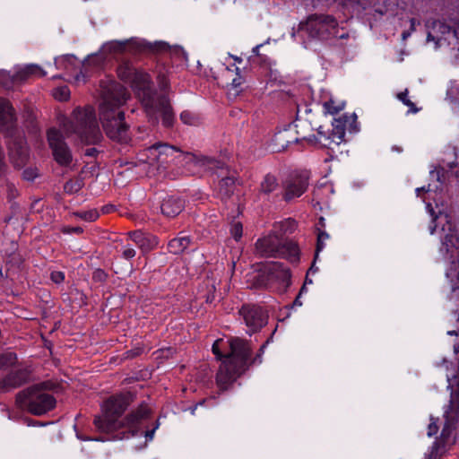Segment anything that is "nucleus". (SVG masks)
<instances>
[{
    "instance_id": "nucleus-10",
    "label": "nucleus",
    "mask_w": 459,
    "mask_h": 459,
    "mask_svg": "<svg viewBox=\"0 0 459 459\" xmlns=\"http://www.w3.org/2000/svg\"><path fill=\"white\" fill-rule=\"evenodd\" d=\"M428 29L427 41L433 42L434 48L444 46L451 47L458 50L459 58V13L449 22L434 21L426 24Z\"/></svg>"
},
{
    "instance_id": "nucleus-45",
    "label": "nucleus",
    "mask_w": 459,
    "mask_h": 459,
    "mask_svg": "<svg viewBox=\"0 0 459 459\" xmlns=\"http://www.w3.org/2000/svg\"><path fill=\"white\" fill-rule=\"evenodd\" d=\"M72 115H95V108L91 104L84 107H76Z\"/></svg>"
},
{
    "instance_id": "nucleus-42",
    "label": "nucleus",
    "mask_w": 459,
    "mask_h": 459,
    "mask_svg": "<svg viewBox=\"0 0 459 459\" xmlns=\"http://www.w3.org/2000/svg\"><path fill=\"white\" fill-rule=\"evenodd\" d=\"M397 98L407 107H409L408 112L416 113L420 111L419 108L415 107V105L408 99V91L405 90L403 92H400L397 95Z\"/></svg>"
},
{
    "instance_id": "nucleus-34",
    "label": "nucleus",
    "mask_w": 459,
    "mask_h": 459,
    "mask_svg": "<svg viewBox=\"0 0 459 459\" xmlns=\"http://www.w3.org/2000/svg\"><path fill=\"white\" fill-rule=\"evenodd\" d=\"M344 101L335 103V101L331 99L324 103L325 113L326 115H335L344 108Z\"/></svg>"
},
{
    "instance_id": "nucleus-62",
    "label": "nucleus",
    "mask_w": 459,
    "mask_h": 459,
    "mask_svg": "<svg viewBox=\"0 0 459 459\" xmlns=\"http://www.w3.org/2000/svg\"><path fill=\"white\" fill-rule=\"evenodd\" d=\"M437 430H438V426L437 425L436 422H431L429 425V436L436 434L437 432Z\"/></svg>"
},
{
    "instance_id": "nucleus-48",
    "label": "nucleus",
    "mask_w": 459,
    "mask_h": 459,
    "mask_svg": "<svg viewBox=\"0 0 459 459\" xmlns=\"http://www.w3.org/2000/svg\"><path fill=\"white\" fill-rule=\"evenodd\" d=\"M38 177L39 173L37 168H26L22 172V179L26 181H33Z\"/></svg>"
},
{
    "instance_id": "nucleus-9",
    "label": "nucleus",
    "mask_w": 459,
    "mask_h": 459,
    "mask_svg": "<svg viewBox=\"0 0 459 459\" xmlns=\"http://www.w3.org/2000/svg\"><path fill=\"white\" fill-rule=\"evenodd\" d=\"M0 133L10 138L8 152L12 164L18 169L23 168L29 160L30 153L25 139L20 134L16 117H0Z\"/></svg>"
},
{
    "instance_id": "nucleus-36",
    "label": "nucleus",
    "mask_w": 459,
    "mask_h": 459,
    "mask_svg": "<svg viewBox=\"0 0 459 459\" xmlns=\"http://www.w3.org/2000/svg\"><path fill=\"white\" fill-rule=\"evenodd\" d=\"M14 82V74L13 71L0 70V85L4 88L11 87Z\"/></svg>"
},
{
    "instance_id": "nucleus-4",
    "label": "nucleus",
    "mask_w": 459,
    "mask_h": 459,
    "mask_svg": "<svg viewBox=\"0 0 459 459\" xmlns=\"http://www.w3.org/2000/svg\"><path fill=\"white\" fill-rule=\"evenodd\" d=\"M117 74L122 81L131 84L146 112L171 115L172 107L169 98L165 95L158 96L153 91L148 74L125 62L118 66Z\"/></svg>"
},
{
    "instance_id": "nucleus-18",
    "label": "nucleus",
    "mask_w": 459,
    "mask_h": 459,
    "mask_svg": "<svg viewBox=\"0 0 459 459\" xmlns=\"http://www.w3.org/2000/svg\"><path fill=\"white\" fill-rule=\"evenodd\" d=\"M308 179L309 178L307 173H299L290 176L283 185V200L290 202L302 195L308 186Z\"/></svg>"
},
{
    "instance_id": "nucleus-12",
    "label": "nucleus",
    "mask_w": 459,
    "mask_h": 459,
    "mask_svg": "<svg viewBox=\"0 0 459 459\" xmlns=\"http://www.w3.org/2000/svg\"><path fill=\"white\" fill-rule=\"evenodd\" d=\"M102 88V98L99 107L100 115H107L109 112L117 113L118 116L125 115L126 111L119 108L127 100L126 90L112 80L103 84Z\"/></svg>"
},
{
    "instance_id": "nucleus-35",
    "label": "nucleus",
    "mask_w": 459,
    "mask_h": 459,
    "mask_svg": "<svg viewBox=\"0 0 459 459\" xmlns=\"http://www.w3.org/2000/svg\"><path fill=\"white\" fill-rule=\"evenodd\" d=\"M17 361V355L14 352H5L0 354V369H4L13 366Z\"/></svg>"
},
{
    "instance_id": "nucleus-23",
    "label": "nucleus",
    "mask_w": 459,
    "mask_h": 459,
    "mask_svg": "<svg viewBox=\"0 0 459 459\" xmlns=\"http://www.w3.org/2000/svg\"><path fill=\"white\" fill-rule=\"evenodd\" d=\"M185 206L186 202L183 198L170 195L163 199L160 211L167 218H175L182 212Z\"/></svg>"
},
{
    "instance_id": "nucleus-60",
    "label": "nucleus",
    "mask_w": 459,
    "mask_h": 459,
    "mask_svg": "<svg viewBox=\"0 0 459 459\" xmlns=\"http://www.w3.org/2000/svg\"><path fill=\"white\" fill-rule=\"evenodd\" d=\"M100 151L94 147L86 149L84 152V155L88 157H97Z\"/></svg>"
},
{
    "instance_id": "nucleus-24",
    "label": "nucleus",
    "mask_w": 459,
    "mask_h": 459,
    "mask_svg": "<svg viewBox=\"0 0 459 459\" xmlns=\"http://www.w3.org/2000/svg\"><path fill=\"white\" fill-rule=\"evenodd\" d=\"M128 236L143 253H147L157 246V239L155 237L151 234L143 233L141 230L130 231Z\"/></svg>"
},
{
    "instance_id": "nucleus-38",
    "label": "nucleus",
    "mask_w": 459,
    "mask_h": 459,
    "mask_svg": "<svg viewBox=\"0 0 459 459\" xmlns=\"http://www.w3.org/2000/svg\"><path fill=\"white\" fill-rule=\"evenodd\" d=\"M15 112L12 102L8 99L0 97V115H15Z\"/></svg>"
},
{
    "instance_id": "nucleus-61",
    "label": "nucleus",
    "mask_w": 459,
    "mask_h": 459,
    "mask_svg": "<svg viewBox=\"0 0 459 459\" xmlns=\"http://www.w3.org/2000/svg\"><path fill=\"white\" fill-rule=\"evenodd\" d=\"M158 427H159V420L156 421L155 427L152 429L147 430L144 432V436L147 440L152 439V437L154 436L155 429H158Z\"/></svg>"
},
{
    "instance_id": "nucleus-20",
    "label": "nucleus",
    "mask_w": 459,
    "mask_h": 459,
    "mask_svg": "<svg viewBox=\"0 0 459 459\" xmlns=\"http://www.w3.org/2000/svg\"><path fill=\"white\" fill-rule=\"evenodd\" d=\"M440 252L447 255L449 259L457 256L456 260L451 262L452 268L455 263L459 262V235L457 230L449 224L448 232L442 238Z\"/></svg>"
},
{
    "instance_id": "nucleus-28",
    "label": "nucleus",
    "mask_w": 459,
    "mask_h": 459,
    "mask_svg": "<svg viewBox=\"0 0 459 459\" xmlns=\"http://www.w3.org/2000/svg\"><path fill=\"white\" fill-rule=\"evenodd\" d=\"M279 188L277 178L272 173H267L261 181L258 191L262 195H269Z\"/></svg>"
},
{
    "instance_id": "nucleus-2",
    "label": "nucleus",
    "mask_w": 459,
    "mask_h": 459,
    "mask_svg": "<svg viewBox=\"0 0 459 459\" xmlns=\"http://www.w3.org/2000/svg\"><path fill=\"white\" fill-rule=\"evenodd\" d=\"M357 118L358 117H333L331 125L332 128L325 129V126H320L316 128V134H309L314 131V128L306 117H295V119L288 126L289 129L293 126L301 140L307 141L309 143L321 148L332 149V144L340 145L346 141V130L350 134L359 132Z\"/></svg>"
},
{
    "instance_id": "nucleus-22",
    "label": "nucleus",
    "mask_w": 459,
    "mask_h": 459,
    "mask_svg": "<svg viewBox=\"0 0 459 459\" xmlns=\"http://www.w3.org/2000/svg\"><path fill=\"white\" fill-rule=\"evenodd\" d=\"M30 370L28 368H20L9 372L0 383L1 390L8 392L10 389L18 388L28 383L30 378Z\"/></svg>"
},
{
    "instance_id": "nucleus-41",
    "label": "nucleus",
    "mask_w": 459,
    "mask_h": 459,
    "mask_svg": "<svg viewBox=\"0 0 459 459\" xmlns=\"http://www.w3.org/2000/svg\"><path fill=\"white\" fill-rule=\"evenodd\" d=\"M74 59H75L74 55H65L55 58V65L58 69H68V65L71 64Z\"/></svg>"
},
{
    "instance_id": "nucleus-30",
    "label": "nucleus",
    "mask_w": 459,
    "mask_h": 459,
    "mask_svg": "<svg viewBox=\"0 0 459 459\" xmlns=\"http://www.w3.org/2000/svg\"><path fill=\"white\" fill-rule=\"evenodd\" d=\"M84 186L83 178L77 177L75 179H69L64 185V191L66 194L73 195L78 193Z\"/></svg>"
},
{
    "instance_id": "nucleus-40",
    "label": "nucleus",
    "mask_w": 459,
    "mask_h": 459,
    "mask_svg": "<svg viewBox=\"0 0 459 459\" xmlns=\"http://www.w3.org/2000/svg\"><path fill=\"white\" fill-rule=\"evenodd\" d=\"M0 181L2 183H4L5 185V186H6V192H7L6 197H7V200L9 202H11L13 199H15L18 196L19 192L16 189L15 186L7 179V176L5 177L4 179H0Z\"/></svg>"
},
{
    "instance_id": "nucleus-43",
    "label": "nucleus",
    "mask_w": 459,
    "mask_h": 459,
    "mask_svg": "<svg viewBox=\"0 0 459 459\" xmlns=\"http://www.w3.org/2000/svg\"><path fill=\"white\" fill-rule=\"evenodd\" d=\"M446 96L452 101H459V83L451 82L447 89Z\"/></svg>"
},
{
    "instance_id": "nucleus-29",
    "label": "nucleus",
    "mask_w": 459,
    "mask_h": 459,
    "mask_svg": "<svg viewBox=\"0 0 459 459\" xmlns=\"http://www.w3.org/2000/svg\"><path fill=\"white\" fill-rule=\"evenodd\" d=\"M157 147L156 143L152 144V146L145 148L143 150H141L136 154V160L137 162L140 164H145L148 163L150 165H154L157 163V160H154L155 154H157Z\"/></svg>"
},
{
    "instance_id": "nucleus-63",
    "label": "nucleus",
    "mask_w": 459,
    "mask_h": 459,
    "mask_svg": "<svg viewBox=\"0 0 459 459\" xmlns=\"http://www.w3.org/2000/svg\"><path fill=\"white\" fill-rule=\"evenodd\" d=\"M159 82L160 87L165 90L168 87L169 82L164 75H159Z\"/></svg>"
},
{
    "instance_id": "nucleus-8",
    "label": "nucleus",
    "mask_w": 459,
    "mask_h": 459,
    "mask_svg": "<svg viewBox=\"0 0 459 459\" xmlns=\"http://www.w3.org/2000/svg\"><path fill=\"white\" fill-rule=\"evenodd\" d=\"M52 388L49 382L33 385L16 395V402L31 414L41 416L52 411L56 404V398L46 391Z\"/></svg>"
},
{
    "instance_id": "nucleus-3",
    "label": "nucleus",
    "mask_w": 459,
    "mask_h": 459,
    "mask_svg": "<svg viewBox=\"0 0 459 459\" xmlns=\"http://www.w3.org/2000/svg\"><path fill=\"white\" fill-rule=\"evenodd\" d=\"M272 336L264 342L259 348L256 355L251 359L252 346L249 341L239 337H234L229 340L230 355L219 368L216 374L217 385L223 390H226L230 385L243 375L250 366L260 364L262 356L266 345L269 343Z\"/></svg>"
},
{
    "instance_id": "nucleus-7",
    "label": "nucleus",
    "mask_w": 459,
    "mask_h": 459,
    "mask_svg": "<svg viewBox=\"0 0 459 459\" xmlns=\"http://www.w3.org/2000/svg\"><path fill=\"white\" fill-rule=\"evenodd\" d=\"M255 248L263 257L284 258L293 264H298L300 260L298 243L278 233L259 238L255 243Z\"/></svg>"
},
{
    "instance_id": "nucleus-16",
    "label": "nucleus",
    "mask_w": 459,
    "mask_h": 459,
    "mask_svg": "<svg viewBox=\"0 0 459 459\" xmlns=\"http://www.w3.org/2000/svg\"><path fill=\"white\" fill-rule=\"evenodd\" d=\"M126 117H105L100 120L106 135L112 141L126 144L131 141L129 126L125 121Z\"/></svg>"
},
{
    "instance_id": "nucleus-26",
    "label": "nucleus",
    "mask_w": 459,
    "mask_h": 459,
    "mask_svg": "<svg viewBox=\"0 0 459 459\" xmlns=\"http://www.w3.org/2000/svg\"><path fill=\"white\" fill-rule=\"evenodd\" d=\"M267 272V263L263 264L256 270V273L249 279V288L251 289H269L271 284Z\"/></svg>"
},
{
    "instance_id": "nucleus-44",
    "label": "nucleus",
    "mask_w": 459,
    "mask_h": 459,
    "mask_svg": "<svg viewBox=\"0 0 459 459\" xmlns=\"http://www.w3.org/2000/svg\"><path fill=\"white\" fill-rule=\"evenodd\" d=\"M108 278V274L100 268L95 269L92 273V281L98 283H105Z\"/></svg>"
},
{
    "instance_id": "nucleus-13",
    "label": "nucleus",
    "mask_w": 459,
    "mask_h": 459,
    "mask_svg": "<svg viewBox=\"0 0 459 459\" xmlns=\"http://www.w3.org/2000/svg\"><path fill=\"white\" fill-rule=\"evenodd\" d=\"M47 141L54 160L61 167H69L73 161V152L63 133L56 127H50L47 131Z\"/></svg>"
},
{
    "instance_id": "nucleus-47",
    "label": "nucleus",
    "mask_w": 459,
    "mask_h": 459,
    "mask_svg": "<svg viewBox=\"0 0 459 459\" xmlns=\"http://www.w3.org/2000/svg\"><path fill=\"white\" fill-rule=\"evenodd\" d=\"M219 340L216 341L213 344H212V352L213 354L216 356V359L218 360H221V363L220 365V367L223 364V362H225V360L228 359V357L230 355V351L228 353V354H223L220 348H219Z\"/></svg>"
},
{
    "instance_id": "nucleus-14",
    "label": "nucleus",
    "mask_w": 459,
    "mask_h": 459,
    "mask_svg": "<svg viewBox=\"0 0 459 459\" xmlns=\"http://www.w3.org/2000/svg\"><path fill=\"white\" fill-rule=\"evenodd\" d=\"M145 46V42L139 39H130L126 40H110L102 45L100 53L88 56V57L83 62V65L89 62H95V60L96 65H100L104 61V59H106V54L122 53L127 48L141 50Z\"/></svg>"
},
{
    "instance_id": "nucleus-6",
    "label": "nucleus",
    "mask_w": 459,
    "mask_h": 459,
    "mask_svg": "<svg viewBox=\"0 0 459 459\" xmlns=\"http://www.w3.org/2000/svg\"><path fill=\"white\" fill-rule=\"evenodd\" d=\"M59 126L67 137L74 136L84 145H98L103 140L97 117H61Z\"/></svg>"
},
{
    "instance_id": "nucleus-46",
    "label": "nucleus",
    "mask_w": 459,
    "mask_h": 459,
    "mask_svg": "<svg viewBox=\"0 0 459 459\" xmlns=\"http://www.w3.org/2000/svg\"><path fill=\"white\" fill-rule=\"evenodd\" d=\"M446 277L453 280L454 278H456V280L459 282V261L457 263L454 264V266L452 268H449L446 272ZM459 289V287H458ZM457 287L453 286L452 290L456 291Z\"/></svg>"
},
{
    "instance_id": "nucleus-19",
    "label": "nucleus",
    "mask_w": 459,
    "mask_h": 459,
    "mask_svg": "<svg viewBox=\"0 0 459 459\" xmlns=\"http://www.w3.org/2000/svg\"><path fill=\"white\" fill-rule=\"evenodd\" d=\"M223 165L221 168H218V169H221L220 177L221 178L219 180L216 191L217 195L220 198V200L224 204H227V203L231 199L233 196L235 190L237 188V182L238 178L234 176H228L227 173H224V167L225 163L221 160H220ZM208 169H217L216 167L214 168H209L208 166H205Z\"/></svg>"
},
{
    "instance_id": "nucleus-55",
    "label": "nucleus",
    "mask_w": 459,
    "mask_h": 459,
    "mask_svg": "<svg viewBox=\"0 0 459 459\" xmlns=\"http://www.w3.org/2000/svg\"><path fill=\"white\" fill-rule=\"evenodd\" d=\"M215 287L214 285L211 286V289L208 290V293L205 296L206 303H212L215 299Z\"/></svg>"
},
{
    "instance_id": "nucleus-21",
    "label": "nucleus",
    "mask_w": 459,
    "mask_h": 459,
    "mask_svg": "<svg viewBox=\"0 0 459 459\" xmlns=\"http://www.w3.org/2000/svg\"><path fill=\"white\" fill-rule=\"evenodd\" d=\"M222 77L231 80L230 83H227V94L230 99L236 98L242 91L243 77L239 73V68L233 64L226 66L222 72Z\"/></svg>"
},
{
    "instance_id": "nucleus-17",
    "label": "nucleus",
    "mask_w": 459,
    "mask_h": 459,
    "mask_svg": "<svg viewBox=\"0 0 459 459\" xmlns=\"http://www.w3.org/2000/svg\"><path fill=\"white\" fill-rule=\"evenodd\" d=\"M267 272L271 288L274 286L281 292H286L291 284V273L281 262H268Z\"/></svg>"
},
{
    "instance_id": "nucleus-50",
    "label": "nucleus",
    "mask_w": 459,
    "mask_h": 459,
    "mask_svg": "<svg viewBox=\"0 0 459 459\" xmlns=\"http://www.w3.org/2000/svg\"><path fill=\"white\" fill-rule=\"evenodd\" d=\"M181 121L187 126H197L201 124L200 117H180Z\"/></svg>"
},
{
    "instance_id": "nucleus-52",
    "label": "nucleus",
    "mask_w": 459,
    "mask_h": 459,
    "mask_svg": "<svg viewBox=\"0 0 459 459\" xmlns=\"http://www.w3.org/2000/svg\"><path fill=\"white\" fill-rule=\"evenodd\" d=\"M50 279L55 283H61L65 280V273L59 271H54L50 274Z\"/></svg>"
},
{
    "instance_id": "nucleus-58",
    "label": "nucleus",
    "mask_w": 459,
    "mask_h": 459,
    "mask_svg": "<svg viewBox=\"0 0 459 459\" xmlns=\"http://www.w3.org/2000/svg\"><path fill=\"white\" fill-rule=\"evenodd\" d=\"M325 240L321 239V238H317L316 239V253H315V259L317 258L318 256V254L320 251L323 250V248L325 247V243H324Z\"/></svg>"
},
{
    "instance_id": "nucleus-64",
    "label": "nucleus",
    "mask_w": 459,
    "mask_h": 459,
    "mask_svg": "<svg viewBox=\"0 0 459 459\" xmlns=\"http://www.w3.org/2000/svg\"><path fill=\"white\" fill-rule=\"evenodd\" d=\"M316 230H317V238L325 240L329 238V235L325 230H321L319 228H317Z\"/></svg>"
},
{
    "instance_id": "nucleus-27",
    "label": "nucleus",
    "mask_w": 459,
    "mask_h": 459,
    "mask_svg": "<svg viewBox=\"0 0 459 459\" xmlns=\"http://www.w3.org/2000/svg\"><path fill=\"white\" fill-rule=\"evenodd\" d=\"M192 244V238L188 236H178L168 243V251L173 255L184 253Z\"/></svg>"
},
{
    "instance_id": "nucleus-5",
    "label": "nucleus",
    "mask_w": 459,
    "mask_h": 459,
    "mask_svg": "<svg viewBox=\"0 0 459 459\" xmlns=\"http://www.w3.org/2000/svg\"><path fill=\"white\" fill-rule=\"evenodd\" d=\"M292 37L307 48L312 39H344L347 32L339 28L335 19L329 15H310L299 24L297 30L293 29Z\"/></svg>"
},
{
    "instance_id": "nucleus-39",
    "label": "nucleus",
    "mask_w": 459,
    "mask_h": 459,
    "mask_svg": "<svg viewBox=\"0 0 459 459\" xmlns=\"http://www.w3.org/2000/svg\"><path fill=\"white\" fill-rule=\"evenodd\" d=\"M74 215L86 221H94L99 218V212L97 210H90L85 212H75Z\"/></svg>"
},
{
    "instance_id": "nucleus-59",
    "label": "nucleus",
    "mask_w": 459,
    "mask_h": 459,
    "mask_svg": "<svg viewBox=\"0 0 459 459\" xmlns=\"http://www.w3.org/2000/svg\"><path fill=\"white\" fill-rule=\"evenodd\" d=\"M445 169L443 168L437 169L436 170L431 172V175L437 177V180L441 182L442 178L444 177Z\"/></svg>"
},
{
    "instance_id": "nucleus-32",
    "label": "nucleus",
    "mask_w": 459,
    "mask_h": 459,
    "mask_svg": "<svg viewBox=\"0 0 459 459\" xmlns=\"http://www.w3.org/2000/svg\"><path fill=\"white\" fill-rule=\"evenodd\" d=\"M51 95L57 101H66L70 99L71 91L68 86L62 85L54 88L51 91Z\"/></svg>"
},
{
    "instance_id": "nucleus-1",
    "label": "nucleus",
    "mask_w": 459,
    "mask_h": 459,
    "mask_svg": "<svg viewBox=\"0 0 459 459\" xmlns=\"http://www.w3.org/2000/svg\"><path fill=\"white\" fill-rule=\"evenodd\" d=\"M134 399V395L130 392L108 397L102 405V415L94 418L96 429L101 433L110 435L113 439L129 438L139 433L143 434L141 423L151 413L144 403L122 418Z\"/></svg>"
},
{
    "instance_id": "nucleus-33",
    "label": "nucleus",
    "mask_w": 459,
    "mask_h": 459,
    "mask_svg": "<svg viewBox=\"0 0 459 459\" xmlns=\"http://www.w3.org/2000/svg\"><path fill=\"white\" fill-rule=\"evenodd\" d=\"M284 131H287V129H284ZM286 140L285 132H278L274 134L273 138V144L274 147L273 148V152H280L283 151L288 144H284L283 142ZM287 143H290V141H286Z\"/></svg>"
},
{
    "instance_id": "nucleus-57",
    "label": "nucleus",
    "mask_w": 459,
    "mask_h": 459,
    "mask_svg": "<svg viewBox=\"0 0 459 459\" xmlns=\"http://www.w3.org/2000/svg\"><path fill=\"white\" fill-rule=\"evenodd\" d=\"M86 81H87V75L82 71H81L74 76V82L76 83H85Z\"/></svg>"
},
{
    "instance_id": "nucleus-56",
    "label": "nucleus",
    "mask_w": 459,
    "mask_h": 459,
    "mask_svg": "<svg viewBox=\"0 0 459 459\" xmlns=\"http://www.w3.org/2000/svg\"><path fill=\"white\" fill-rule=\"evenodd\" d=\"M135 254L136 252L134 248L127 247L123 251L122 255L125 259H131L135 255Z\"/></svg>"
},
{
    "instance_id": "nucleus-15",
    "label": "nucleus",
    "mask_w": 459,
    "mask_h": 459,
    "mask_svg": "<svg viewBox=\"0 0 459 459\" xmlns=\"http://www.w3.org/2000/svg\"><path fill=\"white\" fill-rule=\"evenodd\" d=\"M239 315L243 317L246 325L248 328L247 333H252L261 331L268 323V311L264 307L248 303L242 305L239 309Z\"/></svg>"
},
{
    "instance_id": "nucleus-51",
    "label": "nucleus",
    "mask_w": 459,
    "mask_h": 459,
    "mask_svg": "<svg viewBox=\"0 0 459 459\" xmlns=\"http://www.w3.org/2000/svg\"><path fill=\"white\" fill-rule=\"evenodd\" d=\"M143 351V349L141 347H136L132 350H128L124 353L125 359H134L140 356Z\"/></svg>"
},
{
    "instance_id": "nucleus-37",
    "label": "nucleus",
    "mask_w": 459,
    "mask_h": 459,
    "mask_svg": "<svg viewBox=\"0 0 459 459\" xmlns=\"http://www.w3.org/2000/svg\"><path fill=\"white\" fill-rule=\"evenodd\" d=\"M297 228V222L293 219H287L284 221L281 222L280 230L281 233L279 235H281L283 237L286 233H292Z\"/></svg>"
},
{
    "instance_id": "nucleus-25",
    "label": "nucleus",
    "mask_w": 459,
    "mask_h": 459,
    "mask_svg": "<svg viewBox=\"0 0 459 459\" xmlns=\"http://www.w3.org/2000/svg\"><path fill=\"white\" fill-rule=\"evenodd\" d=\"M14 82H19L28 79L31 75L44 76L46 73L37 65H26L13 68Z\"/></svg>"
},
{
    "instance_id": "nucleus-11",
    "label": "nucleus",
    "mask_w": 459,
    "mask_h": 459,
    "mask_svg": "<svg viewBox=\"0 0 459 459\" xmlns=\"http://www.w3.org/2000/svg\"><path fill=\"white\" fill-rule=\"evenodd\" d=\"M157 154H155L154 160H157L159 166H167L171 162H174L180 157L186 160V162H194L199 166H208L209 168H221L222 163L214 158L208 156H196L191 152H184L179 148L170 145L166 143H156Z\"/></svg>"
},
{
    "instance_id": "nucleus-53",
    "label": "nucleus",
    "mask_w": 459,
    "mask_h": 459,
    "mask_svg": "<svg viewBox=\"0 0 459 459\" xmlns=\"http://www.w3.org/2000/svg\"><path fill=\"white\" fill-rule=\"evenodd\" d=\"M161 123L164 127L171 128L175 124V117H161Z\"/></svg>"
},
{
    "instance_id": "nucleus-31",
    "label": "nucleus",
    "mask_w": 459,
    "mask_h": 459,
    "mask_svg": "<svg viewBox=\"0 0 459 459\" xmlns=\"http://www.w3.org/2000/svg\"><path fill=\"white\" fill-rule=\"evenodd\" d=\"M160 48L162 50L168 51L171 56H175L179 61H186V53L184 51V49L181 47L178 46H169L166 42H160Z\"/></svg>"
},
{
    "instance_id": "nucleus-49",
    "label": "nucleus",
    "mask_w": 459,
    "mask_h": 459,
    "mask_svg": "<svg viewBox=\"0 0 459 459\" xmlns=\"http://www.w3.org/2000/svg\"><path fill=\"white\" fill-rule=\"evenodd\" d=\"M243 226L241 222H235L230 229V233L235 240H238L242 237Z\"/></svg>"
},
{
    "instance_id": "nucleus-54",
    "label": "nucleus",
    "mask_w": 459,
    "mask_h": 459,
    "mask_svg": "<svg viewBox=\"0 0 459 459\" xmlns=\"http://www.w3.org/2000/svg\"><path fill=\"white\" fill-rule=\"evenodd\" d=\"M64 233L71 234H82L83 232V230L82 227L76 226V227H65L62 230Z\"/></svg>"
}]
</instances>
